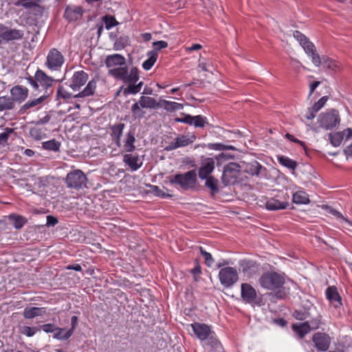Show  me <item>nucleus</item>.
<instances>
[{
	"instance_id": "obj_51",
	"label": "nucleus",
	"mask_w": 352,
	"mask_h": 352,
	"mask_svg": "<svg viewBox=\"0 0 352 352\" xmlns=\"http://www.w3.org/2000/svg\"><path fill=\"white\" fill-rule=\"evenodd\" d=\"M328 99V96H322L316 102H315L311 107L318 112L324 106Z\"/></svg>"
},
{
	"instance_id": "obj_59",
	"label": "nucleus",
	"mask_w": 352,
	"mask_h": 352,
	"mask_svg": "<svg viewBox=\"0 0 352 352\" xmlns=\"http://www.w3.org/2000/svg\"><path fill=\"white\" fill-rule=\"evenodd\" d=\"M285 137L287 139H288L289 140L293 142H296V143H298L301 146H302L304 148H305V143L302 141H300L299 140H298L297 138H296L294 135L289 134V133H287L285 135Z\"/></svg>"
},
{
	"instance_id": "obj_4",
	"label": "nucleus",
	"mask_w": 352,
	"mask_h": 352,
	"mask_svg": "<svg viewBox=\"0 0 352 352\" xmlns=\"http://www.w3.org/2000/svg\"><path fill=\"white\" fill-rule=\"evenodd\" d=\"M260 285L267 290H276L281 288L285 283L284 274L275 272H266L258 279Z\"/></svg>"
},
{
	"instance_id": "obj_29",
	"label": "nucleus",
	"mask_w": 352,
	"mask_h": 352,
	"mask_svg": "<svg viewBox=\"0 0 352 352\" xmlns=\"http://www.w3.org/2000/svg\"><path fill=\"white\" fill-rule=\"evenodd\" d=\"M8 219L16 230L21 229L28 222V219L25 217L14 213L8 215Z\"/></svg>"
},
{
	"instance_id": "obj_27",
	"label": "nucleus",
	"mask_w": 352,
	"mask_h": 352,
	"mask_svg": "<svg viewBox=\"0 0 352 352\" xmlns=\"http://www.w3.org/2000/svg\"><path fill=\"white\" fill-rule=\"evenodd\" d=\"M23 36V32L20 30L11 29L7 26L3 41L10 42L14 40L21 39Z\"/></svg>"
},
{
	"instance_id": "obj_46",
	"label": "nucleus",
	"mask_w": 352,
	"mask_h": 352,
	"mask_svg": "<svg viewBox=\"0 0 352 352\" xmlns=\"http://www.w3.org/2000/svg\"><path fill=\"white\" fill-rule=\"evenodd\" d=\"M198 68L201 69L204 72L212 73L214 69V67L212 64V62L210 60L206 61H199Z\"/></svg>"
},
{
	"instance_id": "obj_52",
	"label": "nucleus",
	"mask_w": 352,
	"mask_h": 352,
	"mask_svg": "<svg viewBox=\"0 0 352 352\" xmlns=\"http://www.w3.org/2000/svg\"><path fill=\"white\" fill-rule=\"evenodd\" d=\"M329 213L331 214L332 215L335 216L338 219L344 221L345 223H348L349 225H352V223L338 210L331 208L329 210Z\"/></svg>"
},
{
	"instance_id": "obj_34",
	"label": "nucleus",
	"mask_w": 352,
	"mask_h": 352,
	"mask_svg": "<svg viewBox=\"0 0 352 352\" xmlns=\"http://www.w3.org/2000/svg\"><path fill=\"white\" fill-rule=\"evenodd\" d=\"M162 106L167 111H175L183 109V104L176 102L163 100L161 101Z\"/></svg>"
},
{
	"instance_id": "obj_17",
	"label": "nucleus",
	"mask_w": 352,
	"mask_h": 352,
	"mask_svg": "<svg viewBox=\"0 0 352 352\" xmlns=\"http://www.w3.org/2000/svg\"><path fill=\"white\" fill-rule=\"evenodd\" d=\"M312 341L318 351H326L330 346L331 338L324 333L318 332L314 334Z\"/></svg>"
},
{
	"instance_id": "obj_19",
	"label": "nucleus",
	"mask_w": 352,
	"mask_h": 352,
	"mask_svg": "<svg viewBox=\"0 0 352 352\" xmlns=\"http://www.w3.org/2000/svg\"><path fill=\"white\" fill-rule=\"evenodd\" d=\"M325 295L327 299L335 308L340 307L342 305L341 296L335 286L328 287Z\"/></svg>"
},
{
	"instance_id": "obj_38",
	"label": "nucleus",
	"mask_w": 352,
	"mask_h": 352,
	"mask_svg": "<svg viewBox=\"0 0 352 352\" xmlns=\"http://www.w3.org/2000/svg\"><path fill=\"white\" fill-rule=\"evenodd\" d=\"M30 135L36 140H41L44 136L43 128L41 124H37L30 130Z\"/></svg>"
},
{
	"instance_id": "obj_54",
	"label": "nucleus",
	"mask_w": 352,
	"mask_h": 352,
	"mask_svg": "<svg viewBox=\"0 0 352 352\" xmlns=\"http://www.w3.org/2000/svg\"><path fill=\"white\" fill-rule=\"evenodd\" d=\"M57 96L61 97L64 99H69L72 98V94L68 93L63 88L60 87L57 91Z\"/></svg>"
},
{
	"instance_id": "obj_40",
	"label": "nucleus",
	"mask_w": 352,
	"mask_h": 352,
	"mask_svg": "<svg viewBox=\"0 0 352 352\" xmlns=\"http://www.w3.org/2000/svg\"><path fill=\"white\" fill-rule=\"evenodd\" d=\"M41 0H17L14 4L16 6H23L25 8H32L38 6Z\"/></svg>"
},
{
	"instance_id": "obj_25",
	"label": "nucleus",
	"mask_w": 352,
	"mask_h": 352,
	"mask_svg": "<svg viewBox=\"0 0 352 352\" xmlns=\"http://www.w3.org/2000/svg\"><path fill=\"white\" fill-rule=\"evenodd\" d=\"M320 59L322 60L321 64H322L324 67L330 69L332 72L336 73L341 69L342 65L338 61L326 56L320 57Z\"/></svg>"
},
{
	"instance_id": "obj_5",
	"label": "nucleus",
	"mask_w": 352,
	"mask_h": 352,
	"mask_svg": "<svg viewBox=\"0 0 352 352\" xmlns=\"http://www.w3.org/2000/svg\"><path fill=\"white\" fill-rule=\"evenodd\" d=\"M289 195L284 190H273L272 197L267 198L265 201V208L274 211L284 210L289 206Z\"/></svg>"
},
{
	"instance_id": "obj_28",
	"label": "nucleus",
	"mask_w": 352,
	"mask_h": 352,
	"mask_svg": "<svg viewBox=\"0 0 352 352\" xmlns=\"http://www.w3.org/2000/svg\"><path fill=\"white\" fill-rule=\"evenodd\" d=\"M135 138L134 132L129 131L125 135L123 141V148L124 151L131 153L135 149Z\"/></svg>"
},
{
	"instance_id": "obj_16",
	"label": "nucleus",
	"mask_w": 352,
	"mask_h": 352,
	"mask_svg": "<svg viewBox=\"0 0 352 352\" xmlns=\"http://www.w3.org/2000/svg\"><path fill=\"white\" fill-rule=\"evenodd\" d=\"M88 74L82 71H76L73 74L70 81L69 87L74 91H78L88 80Z\"/></svg>"
},
{
	"instance_id": "obj_56",
	"label": "nucleus",
	"mask_w": 352,
	"mask_h": 352,
	"mask_svg": "<svg viewBox=\"0 0 352 352\" xmlns=\"http://www.w3.org/2000/svg\"><path fill=\"white\" fill-rule=\"evenodd\" d=\"M191 117H192L191 115L185 114L184 116V117H182V118H176L175 119V121L176 122H181V123H186V124H190V122L192 120Z\"/></svg>"
},
{
	"instance_id": "obj_64",
	"label": "nucleus",
	"mask_w": 352,
	"mask_h": 352,
	"mask_svg": "<svg viewBox=\"0 0 352 352\" xmlns=\"http://www.w3.org/2000/svg\"><path fill=\"white\" fill-rule=\"evenodd\" d=\"M201 48H202V46L200 44L196 43V44H193L190 47H186V52L195 51V50H201Z\"/></svg>"
},
{
	"instance_id": "obj_33",
	"label": "nucleus",
	"mask_w": 352,
	"mask_h": 352,
	"mask_svg": "<svg viewBox=\"0 0 352 352\" xmlns=\"http://www.w3.org/2000/svg\"><path fill=\"white\" fill-rule=\"evenodd\" d=\"M293 202L296 204H306L309 202L308 195L303 190H298L293 195Z\"/></svg>"
},
{
	"instance_id": "obj_1",
	"label": "nucleus",
	"mask_w": 352,
	"mask_h": 352,
	"mask_svg": "<svg viewBox=\"0 0 352 352\" xmlns=\"http://www.w3.org/2000/svg\"><path fill=\"white\" fill-rule=\"evenodd\" d=\"M105 65L109 69L108 74L117 80L128 83L129 85L124 89V95L136 94L139 93L143 86V82L139 80V71L133 67L129 72L125 58L120 54L109 55L105 59Z\"/></svg>"
},
{
	"instance_id": "obj_14",
	"label": "nucleus",
	"mask_w": 352,
	"mask_h": 352,
	"mask_svg": "<svg viewBox=\"0 0 352 352\" xmlns=\"http://www.w3.org/2000/svg\"><path fill=\"white\" fill-rule=\"evenodd\" d=\"M196 140V136L192 135H179L173 141H171L167 146H165L164 150L166 151H171L178 148L184 147L193 143Z\"/></svg>"
},
{
	"instance_id": "obj_35",
	"label": "nucleus",
	"mask_w": 352,
	"mask_h": 352,
	"mask_svg": "<svg viewBox=\"0 0 352 352\" xmlns=\"http://www.w3.org/2000/svg\"><path fill=\"white\" fill-rule=\"evenodd\" d=\"M14 108V102H13V99L6 96L0 97V111L11 110Z\"/></svg>"
},
{
	"instance_id": "obj_47",
	"label": "nucleus",
	"mask_w": 352,
	"mask_h": 352,
	"mask_svg": "<svg viewBox=\"0 0 352 352\" xmlns=\"http://www.w3.org/2000/svg\"><path fill=\"white\" fill-rule=\"evenodd\" d=\"M103 22L107 30H110L113 27L118 24L114 16L111 15H106L103 17Z\"/></svg>"
},
{
	"instance_id": "obj_50",
	"label": "nucleus",
	"mask_w": 352,
	"mask_h": 352,
	"mask_svg": "<svg viewBox=\"0 0 352 352\" xmlns=\"http://www.w3.org/2000/svg\"><path fill=\"white\" fill-rule=\"evenodd\" d=\"M208 148L215 151H223V150H232L233 146H226L221 143H214L210 144L208 146Z\"/></svg>"
},
{
	"instance_id": "obj_36",
	"label": "nucleus",
	"mask_w": 352,
	"mask_h": 352,
	"mask_svg": "<svg viewBox=\"0 0 352 352\" xmlns=\"http://www.w3.org/2000/svg\"><path fill=\"white\" fill-rule=\"evenodd\" d=\"M148 58L142 63V67L145 70H149L154 65L157 58V54L154 51L147 53Z\"/></svg>"
},
{
	"instance_id": "obj_61",
	"label": "nucleus",
	"mask_w": 352,
	"mask_h": 352,
	"mask_svg": "<svg viewBox=\"0 0 352 352\" xmlns=\"http://www.w3.org/2000/svg\"><path fill=\"white\" fill-rule=\"evenodd\" d=\"M317 111L312 107L309 108L306 113L305 117L307 120H312L315 118Z\"/></svg>"
},
{
	"instance_id": "obj_23",
	"label": "nucleus",
	"mask_w": 352,
	"mask_h": 352,
	"mask_svg": "<svg viewBox=\"0 0 352 352\" xmlns=\"http://www.w3.org/2000/svg\"><path fill=\"white\" fill-rule=\"evenodd\" d=\"M125 128V124L124 123H118L114 125H112L110 127L111 129V137L112 138L114 144L118 146H121V137L123 134V131Z\"/></svg>"
},
{
	"instance_id": "obj_41",
	"label": "nucleus",
	"mask_w": 352,
	"mask_h": 352,
	"mask_svg": "<svg viewBox=\"0 0 352 352\" xmlns=\"http://www.w3.org/2000/svg\"><path fill=\"white\" fill-rule=\"evenodd\" d=\"M192 120L190 125H192L195 127H204L205 124L207 123L206 118L204 117L201 115L191 117Z\"/></svg>"
},
{
	"instance_id": "obj_49",
	"label": "nucleus",
	"mask_w": 352,
	"mask_h": 352,
	"mask_svg": "<svg viewBox=\"0 0 352 352\" xmlns=\"http://www.w3.org/2000/svg\"><path fill=\"white\" fill-rule=\"evenodd\" d=\"M60 143L55 140L45 141V150L58 151L60 148Z\"/></svg>"
},
{
	"instance_id": "obj_58",
	"label": "nucleus",
	"mask_w": 352,
	"mask_h": 352,
	"mask_svg": "<svg viewBox=\"0 0 352 352\" xmlns=\"http://www.w3.org/2000/svg\"><path fill=\"white\" fill-rule=\"evenodd\" d=\"M343 139H345V142L347 140H352V129L347 128L342 131H340Z\"/></svg>"
},
{
	"instance_id": "obj_24",
	"label": "nucleus",
	"mask_w": 352,
	"mask_h": 352,
	"mask_svg": "<svg viewBox=\"0 0 352 352\" xmlns=\"http://www.w3.org/2000/svg\"><path fill=\"white\" fill-rule=\"evenodd\" d=\"M83 12V10L80 7H67L64 16L69 22L76 21L82 17Z\"/></svg>"
},
{
	"instance_id": "obj_55",
	"label": "nucleus",
	"mask_w": 352,
	"mask_h": 352,
	"mask_svg": "<svg viewBox=\"0 0 352 352\" xmlns=\"http://www.w3.org/2000/svg\"><path fill=\"white\" fill-rule=\"evenodd\" d=\"M21 332L23 334L30 337V336H32L36 333V329L34 327L24 326L22 328Z\"/></svg>"
},
{
	"instance_id": "obj_32",
	"label": "nucleus",
	"mask_w": 352,
	"mask_h": 352,
	"mask_svg": "<svg viewBox=\"0 0 352 352\" xmlns=\"http://www.w3.org/2000/svg\"><path fill=\"white\" fill-rule=\"evenodd\" d=\"M277 160L280 164L289 169L294 170L297 167V162L287 156H278Z\"/></svg>"
},
{
	"instance_id": "obj_15",
	"label": "nucleus",
	"mask_w": 352,
	"mask_h": 352,
	"mask_svg": "<svg viewBox=\"0 0 352 352\" xmlns=\"http://www.w3.org/2000/svg\"><path fill=\"white\" fill-rule=\"evenodd\" d=\"M239 270L243 276L250 278L254 276L259 270V265L250 259H243L239 261Z\"/></svg>"
},
{
	"instance_id": "obj_39",
	"label": "nucleus",
	"mask_w": 352,
	"mask_h": 352,
	"mask_svg": "<svg viewBox=\"0 0 352 352\" xmlns=\"http://www.w3.org/2000/svg\"><path fill=\"white\" fill-rule=\"evenodd\" d=\"M205 185L211 190L212 193L216 194L219 192L218 180L212 176L207 177Z\"/></svg>"
},
{
	"instance_id": "obj_9",
	"label": "nucleus",
	"mask_w": 352,
	"mask_h": 352,
	"mask_svg": "<svg viewBox=\"0 0 352 352\" xmlns=\"http://www.w3.org/2000/svg\"><path fill=\"white\" fill-rule=\"evenodd\" d=\"M87 178L85 173L79 169L67 173L65 183L69 188L80 190L87 186Z\"/></svg>"
},
{
	"instance_id": "obj_20",
	"label": "nucleus",
	"mask_w": 352,
	"mask_h": 352,
	"mask_svg": "<svg viewBox=\"0 0 352 352\" xmlns=\"http://www.w3.org/2000/svg\"><path fill=\"white\" fill-rule=\"evenodd\" d=\"M214 160L208 157L203 160L201 166L199 169V177L201 179H205L214 169Z\"/></svg>"
},
{
	"instance_id": "obj_26",
	"label": "nucleus",
	"mask_w": 352,
	"mask_h": 352,
	"mask_svg": "<svg viewBox=\"0 0 352 352\" xmlns=\"http://www.w3.org/2000/svg\"><path fill=\"white\" fill-rule=\"evenodd\" d=\"M97 81L95 79H92L88 82L84 89L76 94L74 98H84L93 96L96 89Z\"/></svg>"
},
{
	"instance_id": "obj_37",
	"label": "nucleus",
	"mask_w": 352,
	"mask_h": 352,
	"mask_svg": "<svg viewBox=\"0 0 352 352\" xmlns=\"http://www.w3.org/2000/svg\"><path fill=\"white\" fill-rule=\"evenodd\" d=\"M261 168L262 166L258 162L254 161L246 164L245 170L253 176L259 175Z\"/></svg>"
},
{
	"instance_id": "obj_18",
	"label": "nucleus",
	"mask_w": 352,
	"mask_h": 352,
	"mask_svg": "<svg viewBox=\"0 0 352 352\" xmlns=\"http://www.w3.org/2000/svg\"><path fill=\"white\" fill-rule=\"evenodd\" d=\"M256 289L249 283H242L241 285V296L246 303H252L256 298Z\"/></svg>"
},
{
	"instance_id": "obj_13",
	"label": "nucleus",
	"mask_w": 352,
	"mask_h": 352,
	"mask_svg": "<svg viewBox=\"0 0 352 352\" xmlns=\"http://www.w3.org/2000/svg\"><path fill=\"white\" fill-rule=\"evenodd\" d=\"M65 62V58L60 52L54 48L50 50L45 65L52 71H58Z\"/></svg>"
},
{
	"instance_id": "obj_63",
	"label": "nucleus",
	"mask_w": 352,
	"mask_h": 352,
	"mask_svg": "<svg viewBox=\"0 0 352 352\" xmlns=\"http://www.w3.org/2000/svg\"><path fill=\"white\" fill-rule=\"evenodd\" d=\"M56 81L54 78L49 77L45 74V89L52 86L53 83Z\"/></svg>"
},
{
	"instance_id": "obj_12",
	"label": "nucleus",
	"mask_w": 352,
	"mask_h": 352,
	"mask_svg": "<svg viewBox=\"0 0 352 352\" xmlns=\"http://www.w3.org/2000/svg\"><path fill=\"white\" fill-rule=\"evenodd\" d=\"M319 125L325 129H331L336 127L340 123V116L337 110L322 113L318 119Z\"/></svg>"
},
{
	"instance_id": "obj_53",
	"label": "nucleus",
	"mask_w": 352,
	"mask_h": 352,
	"mask_svg": "<svg viewBox=\"0 0 352 352\" xmlns=\"http://www.w3.org/2000/svg\"><path fill=\"white\" fill-rule=\"evenodd\" d=\"M168 43L164 41H155L153 43V47L154 49V52H157V51H159L160 50L164 49L167 47Z\"/></svg>"
},
{
	"instance_id": "obj_60",
	"label": "nucleus",
	"mask_w": 352,
	"mask_h": 352,
	"mask_svg": "<svg viewBox=\"0 0 352 352\" xmlns=\"http://www.w3.org/2000/svg\"><path fill=\"white\" fill-rule=\"evenodd\" d=\"M190 272L194 275V279L195 281L198 280L197 276H199L201 273V268L199 265H196L194 268L190 270Z\"/></svg>"
},
{
	"instance_id": "obj_31",
	"label": "nucleus",
	"mask_w": 352,
	"mask_h": 352,
	"mask_svg": "<svg viewBox=\"0 0 352 352\" xmlns=\"http://www.w3.org/2000/svg\"><path fill=\"white\" fill-rule=\"evenodd\" d=\"M28 81L30 84L36 89H37L39 87V84L41 86L44 85V72L41 70H38L34 77L30 76L28 78Z\"/></svg>"
},
{
	"instance_id": "obj_62",
	"label": "nucleus",
	"mask_w": 352,
	"mask_h": 352,
	"mask_svg": "<svg viewBox=\"0 0 352 352\" xmlns=\"http://www.w3.org/2000/svg\"><path fill=\"white\" fill-rule=\"evenodd\" d=\"M320 81H314L309 85V96H310L315 91V89L320 85Z\"/></svg>"
},
{
	"instance_id": "obj_21",
	"label": "nucleus",
	"mask_w": 352,
	"mask_h": 352,
	"mask_svg": "<svg viewBox=\"0 0 352 352\" xmlns=\"http://www.w3.org/2000/svg\"><path fill=\"white\" fill-rule=\"evenodd\" d=\"M123 162L130 168L131 171H136L142 166V161L139 155L132 153L124 155Z\"/></svg>"
},
{
	"instance_id": "obj_7",
	"label": "nucleus",
	"mask_w": 352,
	"mask_h": 352,
	"mask_svg": "<svg viewBox=\"0 0 352 352\" xmlns=\"http://www.w3.org/2000/svg\"><path fill=\"white\" fill-rule=\"evenodd\" d=\"M78 318L76 316L71 318V328L67 330L65 328L55 327L53 324H45V332H51L53 337L57 340H66L69 339L74 333V329L78 326Z\"/></svg>"
},
{
	"instance_id": "obj_30",
	"label": "nucleus",
	"mask_w": 352,
	"mask_h": 352,
	"mask_svg": "<svg viewBox=\"0 0 352 352\" xmlns=\"http://www.w3.org/2000/svg\"><path fill=\"white\" fill-rule=\"evenodd\" d=\"M292 329L300 338H302L310 331V325L308 322L302 323H296L292 325Z\"/></svg>"
},
{
	"instance_id": "obj_45",
	"label": "nucleus",
	"mask_w": 352,
	"mask_h": 352,
	"mask_svg": "<svg viewBox=\"0 0 352 352\" xmlns=\"http://www.w3.org/2000/svg\"><path fill=\"white\" fill-rule=\"evenodd\" d=\"M14 132L12 128H6L3 133H0V147L4 146L8 143V138Z\"/></svg>"
},
{
	"instance_id": "obj_57",
	"label": "nucleus",
	"mask_w": 352,
	"mask_h": 352,
	"mask_svg": "<svg viewBox=\"0 0 352 352\" xmlns=\"http://www.w3.org/2000/svg\"><path fill=\"white\" fill-rule=\"evenodd\" d=\"M46 219L47 222L45 223V226L48 227L54 226L58 222V219L52 215L47 216Z\"/></svg>"
},
{
	"instance_id": "obj_48",
	"label": "nucleus",
	"mask_w": 352,
	"mask_h": 352,
	"mask_svg": "<svg viewBox=\"0 0 352 352\" xmlns=\"http://www.w3.org/2000/svg\"><path fill=\"white\" fill-rule=\"evenodd\" d=\"M44 101V96H41L38 98L34 99L32 100H30L28 102H26L23 106L22 107V109L23 110H26L30 108H33L38 104H40L41 102Z\"/></svg>"
},
{
	"instance_id": "obj_22",
	"label": "nucleus",
	"mask_w": 352,
	"mask_h": 352,
	"mask_svg": "<svg viewBox=\"0 0 352 352\" xmlns=\"http://www.w3.org/2000/svg\"><path fill=\"white\" fill-rule=\"evenodd\" d=\"M10 94V98L13 99V102L16 101L21 103L27 98L28 89L23 86L16 85L11 89Z\"/></svg>"
},
{
	"instance_id": "obj_8",
	"label": "nucleus",
	"mask_w": 352,
	"mask_h": 352,
	"mask_svg": "<svg viewBox=\"0 0 352 352\" xmlns=\"http://www.w3.org/2000/svg\"><path fill=\"white\" fill-rule=\"evenodd\" d=\"M191 327L195 334L200 340H210L214 348H217L220 345V342L216 338L215 333L212 331L209 325L195 322L191 324Z\"/></svg>"
},
{
	"instance_id": "obj_43",
	"label": "nucleus",
	"mask_w": 352,
	"mask_h": 352,
	"mask_svg": "<svg viewBox=\"0 0 352 352\" xmlns=\"http://www.w3.org/2000/svg\"><path fill=\"white\" fill-rule=\"evenodd\" d=\"M199 250L201 255L204 258L205 264L208 267H211L213 265L214 263V260L212 258L211 254L208 252H206L202 247H199Z\"/></svg>"
},
{
	"instance_id": "obj_10",
	"label": "nucleus",
	"mask_w": 352,
	"mask_h": 352,
	"mask_svg": "<svg viewBox=\"0 0 352 352\" xmlns=\"http://www.w3.org/2000/svg\"><path fill=\"white\" fill-rule=\"evenodd\" d=\"M218 277L221 284L227 288L233 286L239 280L237 270L232 267H224L220 269Z\"/></svg>"
},
{
	"instance_id": "obj_2",
	"label": "nucleus",
	"mask_w": 352,
	"mask_h": 352,
	"mask_svg": "<svg viewBox=\"0 0 352 352\" xmlns=\"http://www.w3.org/2000/svg\"><path fill=\"white\" fill-rule=\"evenodd\" d=\"M197 173L195 170H190L185 173H178L168 177L170 184H177L184 190L193 189L197 184Z\"/></svg>"
},
{
	"instance_id": "obj_44",
	"label": "nucleus",
	"mask_w": 352,
	"mask_h": 352,
	"mask_svg": "<svg viewBox=\"0 0 352 352\" xmlns=\"http://www.w3.org/2000/svg\"><path fill=\"white\" fill-rule=\"evenodd\" d=\"M329 140H330L331 144L333 146L336 147V146H339L341 144V143L344 139H343L341 132H336V133L330 134Z\"/></svg>"
},
{
	"instance_id": "obj_42",
	"label": "nucleus",
	"mask_w": 352,
	"mask_h": 352,
	"mask_svg": "<svg viewBox=\"0 0 352 352\" xmlns=\"http://www.w3.org/2000/svg\"><path fill=\"white\" fill-rule=\"evenodd\" d=\"M42 309L38 307L26 308L24 310L23 316L25 318H32L41 314Z\"/></svg>"
},
{
	"instance_id": "obj_3",
	"label": "nucleus",
	"mask_w": 352,
	"mask_h": 352,
	"mask_svg": "<svg viewBox=\"0 0 352 352\" xmlns=\"http://www.w3.org/2000/svg\"><path fill=\"white\" fill-rule=\"evenodd\" d=\"M293 35L299 42L307 55L311 58L313 64L316 67L320 66L322 60L320 56L316 53V49L314 43L300 31H294Z\"/></svg>"
},
{
	"instance_id": "obj_11",
	"label": "nucleus",
	"mask_w": 352,
	"mask_h": 352,
	"mask_svg": "<svg viewBox=\"0 0 352 352\" xmlns=\"http://www.w3.org/2000/svg\"><path fill=\"white\" fill-rule=\"evenodd\" d=\"M241 166L234 162L229 163L225 166L223 175L222 182L226 185L234 184L238 182L240 175Z\"/></svg>"
},
{
	"instance_id": "obj_6",
	"label": "nucleus",
	"mask_w": 352,
	"mask_h": 352,
	"mask_svg": "<svg viewBox=\"0 0 352 352\" xmlns=\"http://www.w3.org/2000/svg\"><path fill=\"white\" fill-rule=\"evenodd\" d=\"M160 103L155 98L149 96H141L138 102L131 106V112L135 118L144 117L145 112L142 109H157L160 107Z\"/></svg>"
}]
</instances>
